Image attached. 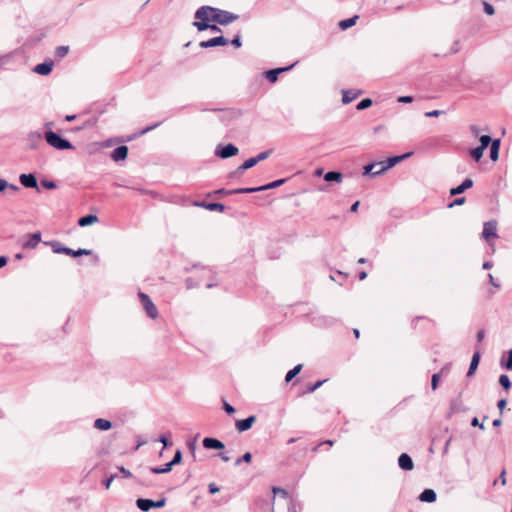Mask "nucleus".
I'll return each instance as SVG.
<instances>
[{"mask_svg":"<svg viewBox=\"0 0 512 512\" xmlns=\"http://www.w3.org/2000/svg\"><path fill=\"white\" fill-rule=\"evenodd\" d=\"M195 18L197 20L214 22L219 25H228L237 20L238 15L211 6H201L196 11Z\"/></svg>","mask_w":512,"mask_h":512,"instance_id":"1","label":"nucleus"},{"mask_svg":"<svg viewBox=\"0 0 512 512\" xmlns=\"http://www.w3.org/2000/svg\"><path fill=\"white\" fill-rule=\"evenodd\" d=\"M273 493L278 499L274 502V509L278 512H296L293 500L287 490L279 487L273 488Z\"/></svg>","mask_w":512,"mask_h":512,"instance_id":"2","label":"nucleus"},{"mask_svg":"<svg viewBox=\"0 0 512 512\" xmlns=\"http://www.w3.org/2000/svg\"><path fill=\"white\" fill-rule=\"evenodd\" d=\"M52 125H53V122L45 123V127L48 128V130H46L44 132V138L50 146H52L58 150H64V137L53 132L51 130Z\"/></svg>","mask_w":512,"mask_h":512,"instance_id":"3","label":"nucleus"},{"mask_svg":"<svg viewBox=\"0 0 512 512\" xmlns=\"http://www.w3.org/2000/svg\"><path fill=\"white\" fill-rule=\"evenodd\" d=\"M285 181H286V179H278V180H275L273 182H270L266 185H262L259 187L233 189V191H231L230 193H249L250 194V193H254V192H258V191H264V190L279 187L282 184H284Z\"/></svg>","mask_w":512,"mask_h":512,"instance_id":"4","label":"nucleus"},{"mask_svg":"<svg viewBox=\"0 0 512 512\" xmlns=\"http://www.w3.org/2000/svg\"><path fill=\"white\" fill-rule=\"evenodd\" d=\"M138 297L140 299V302H141L143 309L145 310L147 316L152 319L157 318L158 310H157L156 306L154 305V303L152 302L151 298L143 292H139Z\"/></svg>","mask_w":512,"mask_h":512,"instance_id":"5","label":"nucleus"},{"mask_svg":"<svg viewBox=\"0 0 512 512\" xmlns=\"http://www.w3.org/2000/svg\"><path fill=\"white\" fill-rule=\"evenodd\" d=\"M166 503V499L165 498H162L160 500H157V501H153V500H150V499H143V498H139L136 500V506L141 510V511H149L151 508H161L165 505Z\"/></svg>","mask_w":512,"mask_h":512,"instance_id":"6","label":"nucleus"},{"mask_svg":"<svg viewBox=\"0 0 512 512\" xmlns=\"http://www.w3.org/2000/svg\"><path fill=\"white\" fill-rule=\"evenodd\" d=\"M237 153H238V148L235 145L230 144V143L223 147L217 146L216 151H215V154L222 159L230 158L232 156L237 155Z\"/></svg>","mask_w":512,"mask_h":512,"instance_id":"7","label":"nucleus"},{"mask_svg":"<svg viewBox=\"0 0 512 512\" xmlns=\"http://www.w3.org/2000/svg\"><path fill=\"white\" fill-rule=\"evenodd\" d=\"M482 237L489 241L490 239L497 238V222L496 221H488L484 223Z\"/></svg>","mask_w":512,"mask_h":512,"instance_id":"8","label":"nucleus"},{"mask_svg":"<svg viewBox=\"0 0 512 512\" xmlns=\"http://www.w3.org/2000/svg\"><path fill=\"white\" fill-rule=\"evenodd\" d=\"M229 43L228 39H226L224 36H218L211 38L206 41L200 42L199 46L201 48H211L215 46H221V45H227Z\"/></svg>","mask_w":512,"mask_h":512,"instance_id":"9","label":"nucleus"},{"mask_svg":"<svg viewBox=\"0 0 512 512\" xmlns=\"http://www.w3.org/2000/svg\"><path fill=\"white\" fill-rule=\"evenodd\" d=\"M294 66H295V64H292L290 66L283 67V68L271 69V70L266 71L264 74H265L266 79L270 83H275L277 81V79H278L279 74H281L283 72H286V71H289Z\"/></svg>","mask_w":512,"mask_h":512,"instance_id":"10","label":"nucleus"},{"mask_svg":"<svg viewBox=\"0 0 512 512\" xmlns=\"http://www.w3.org/2000/svg\"><path fill=\"white\" fill-rule=\"evenodd\" d=\"M54 66V62L52 60H46L43 63L37 64L33 68V72L39 75L46 76L51 73Z\"/></svg>","mask_w":512,"mask_h":512,"instance_id":"11","label":"nucleus"},{"mask_svg":"<svg viewBox=\"0 0 512 512\" xmlns=\"http://www.w3.org/2000/svg\"><path fill=\"white\" fill-rule=\"evenodd\" d=\"M19 179L24 187L38 189V182L34 174H21Z\"/></svg>","mask_w":512,"mask_h":512,"instance_id":"12","label":"nucleus"},{"mask_svg":"<svg viewBox=\"0 0 512 512\" xmlns=\"http://www.w3.org/2000/svg\"><path fill=\"white\" fill-rule=\"evenodd\" d=\"M255 421H256V417L254 415H251V416L247 417L246 419L236 421L235 426L239 432H244V431L249 430L252 427V425L255 423Z\"/></svg>","mask_w":512,"mask_h":512,"instance_id":"13","label":"nucleus"},{"mask_svg":"<svg viewBox=\"0 0 512 512\" xmlns=\"http://www.w3.org/2000/svg\"><path fill=\"white\" fill-rule=\"evenodd\" d=\"M409 155H410V153H407V154H404V155H401V156H394V157L388 158L386 161L381 162V171L385 172L386 170L392 168L398 162H400L401 160L405 159Z\"/></svg>","mask_w":512,"mask_h":512,"instance_id":"14","label":"nucleus"},{"mask_svg":"<svg viewBox=\"0 0 512 512\" xmlns=\"http://www.w3.org/2000/svg\"><path fill=\"white\" fill-rule=\"evenodd\" d=\"M128 156V147L125 145L118 146L115 148L111 154V158L115 162L123 161Z\"/></svg>","mask_w":512,"mask_h":512,"instance_id":"15","label":"nucleus"},{"mask_svg":"<svg viewBox=\"0 0 512 512\" xmlns=\"http://www.w3.org/2000/svg\"><path fill=\"white\" fill-rule=\"evenodd\" d=\"M40 241L41 233L35 232L28 235V239L22 244V246L24 249H33L40 243Z\"/></svg>","mask_w":512,"mask_h":512,"instance_id":"16","label":"nucleus"},{"mask_svg":"<svg viewBox=\"0 0 512 512\" xmlns=\"http://www.w3.org/2000/svg\"><path fill=\"white\" fill-rule=\"evenodd\" d=\"M203 446L206 449H216L221 450L224 449L225 445L223 442L216 438L206 437L203 439Z\"/></svg>","mask_w":512,"mask_h":512,"instance_id":"17","label":"nucleus"},{"mask_svg":"<svg viewBox=\"0 0 512 512\" xmlns=\"http://www.w3.org/2000/svg\"><path fill=\"white\" fill-rule=\"evenodd\" d=\"M398 465L401 469L406 470V471H410L414 467L412 458L406 453H402L399 456Z\"/></svg>","mask_w":512,"mask_h":512,"instance_id":"18","label":"nucleus"},{"mask_svg":"<svg viewBox=\"0 0 512 512\" xmlns=\"http://www.w3.org/2000/svg\"><path fill=\"white\" fill-rule=\"evenodd\" d=\"M384 173V171H381V162L379 163H371L366 166H364L363 175H371L376 176Z\"/></svg>","mask_w":512,"mask_h":512,"instance_id":"19","label":"nucleus"},{"mask_svg":"<svg viewBox=\"0 0 512 512\" xmlns=\"http://www.w3.org/2000/svg\"><path fill=\"white\" fill-rule=\"evenodd\" d=\"M472 186H473V180L470 178H466L461 185L450 189V195L455 196V195L461 194L465 190L471 188Z\"/></svg>","mask_w":512,"mask_h":512,"instance_id":"20","label":"nucleus"},{"mask_svg":"<svg viewBox=\"0 0 512 512\" xmlns=\"http://www.w3.org/2000/svg\"><path fill=\"white\" fill-rule=\"evenodd\" d=\"M193 25L197 28L198 31L211 30L213 32H220V28L215 24H209L208 21H195Z\"/></svg>","mask_w":512,"mask_h":512,"instance_id":"21","label":"nucleus"},{"mask_svg":"<svg viewBox=\"0 0 512 512\" xmlns=\"http://www.w3.org/2000/svg\"><path fill=\"white\" fill-rule=\"evenodd\" d=\"M196 206L204 207L210 211H220L223 212L225 210V206L222 203H205V202H195Z\"/></svg>","mask_w":512,"mask_h":512,"instance_id":"22","label":"nucleus"},{"mask_svg":"<svg viewBox=\"0 0 512 512\" xmlns=\"http://www.w3.org/2000/svg\"><path fill=\"white\" fill-rule=\"evenodd\" d=\"M436 492L432 489H425L419 496V500L422 502L432 503L436 501Z\"/></svg>","mask_w":512,"mask_h":512,"instance_id":"23","label":"nucleus"},{"mask_svg":"<svg viewBox=\"0 0 512 512\" xmlns=\"http://www.w3.org/2000/svg\"><path fill=\"white\" fill-rule=\"evenodd\" d=\"M94 428L100 431H107L111 429L112 422L103 418H98L94 421Z\"/></svg>","mask_w":512,"mask_h":512,"instance_id":"24","label":"nucleus"},{"mask_svg":"<svg viewBox=\"0 0 512 512\" xmlns=\"http://www.w3.org/2000/svg\"><path fill=\"white\" fill-rule=\"evenodd\" d=\"M479 361H480V352L475 351V353L472 356L471 363H470V366H469V369L467 372L468 377L472 376L475 373V371L479 365Z\"/></svg>","mask_w":512,"mask_h":512,"instance_id":"25","label":"nucleus"},{"mask_svg":"<svg viewBox=\"0 0 512 512\" xmlns=\"http://www.w3.org/2000/svg\"><path fill=\"white\" fill-rule=\"evenodd\" d=\"M42 139V133L38 131L30 132L28 134V142L31 149L37 148V143H39Z\"/></svg>","mask_w":512,"mask_h":512,"instance_id":"26","label":"nucleus"},{"mask_svg":"<svg viewBox=\"0 0 512 512\" xmlns=\"http://www.w3.org/2000/svg\"><path fill=\"white\" fill-rule=\"evenodd\" d=\"M500 139H494L490 144V158L497 161L499 158Z\"/></svg>","mask_w":512,"mask_h":512,"instance_id":"27","label":"nucleus"},{"mask_svg":"<svg viewBox=\"0 0 512 512\" xmlns=\"http://www.w3.org/2000/svg\"><path fill=\"white\" fill-rule=\"evenodd\" d=\"M343 179V175L337 171H329L324 175V180L327 182H338L340 183Z\"/></svg>","mask_w":512,"mask_h":512,"instance_id":"28","label":"nucleus"},{"mask_svg":"<svg viewBox=\"0 0 512 512\" xmlns=\"http://www.w3.org/2000/svg\"><path fill=\"white\" fill-rule=\"evenodd\" d=\"M97 221H98V217L96 215L88 214V215H85V216L79 218L78 224L81 227H85V226L91 225Z\"/></svg>","mask_w":512,"mask_h":512,"instance_id":"29","label":"nucleus"},{"mask_svg":"<svg viewBox=\"0 0 512 512\" xmlns=\"http://www.w3.org/2000/svg\"><path fill=\"white\" fill-rule=\"evenodd\" d=\"M359 94L360 92H356L354 90H345L343 91L342 102L344 104H348L356 99Z\"/></svg>","mask_w":512,"mask_h":512,"instance_id":"30","label":"nucleus"},{"mask_svg":"<svg viewBox=\"0 0 512 512\" xmlns=\"http://www.w3.org/2000/svg\"><path fill=\"white\" fill-rule=\"evenodd\" d=\"M92 253H93L92 250H87V249L73 250L71 248L66 247V255H70L73 257L82 256V255H92Z\"/></svg>","mask_w":512,"mask_h":512,"instance_id":"31","label":"nucleus"},{"mask_svg":"<svg viewBox=\"0 0 512 512\" xmlns=\"http://www.w3.org/2000/svg\"><path fill=\"white\" fill-rule=\"evenodd\" d=\"M46 245H49L54 253L64 254V244L58 241H50L45 242Z\"/></svg>","mask_w":512,"mask_h":512,"instance_id":"32","label":"nucleus"},{"mask_svg":"<svg viewBox=\"0 0 512 512\" xmlns=\"http://www.w3.org/2000/svg\"><path fill=\"white\" fill-rule=\"evenodd\" d=\"M357 19H358V16H353L351 18L342 20V21L339 22V27L342 30H346V29L354 26L356 24Z\"/></svg>","mask_w":512,"mask_h":512,"instance_id":"33","label":"nucleus"},{"mask_svg":"<svg viewBox=\"0 0 512 512\" xmlns=\"http://www.w3.org/2000/svg\"><path fill=\"white\" fill-rule=\"evenodd\" d=\"M301 369H302L301 364L296 365L293 369L288 371V373L286 374V377H285V381L290 382L297 374L300 373Z\"/></svg>","mask_w":512,"mask_h":512,"instance_id":"34","label":"nucleus"},{"mask_svg":"<svg viewBox=\"0 0 512 512\" xmlns=\"http://www.w3.org/2000/svg\"><path fill=\"white\" fill-rule=\"evenodd\" d=\"M150 470L154 474L168 473L172 470V464L166 463L163 467H152Z\"/></svg>","mask_w":512,"mask_h":512,"instance_id":"35","label":"nucleus"},{"mask_svg":"<svg viewBox=\"0 0 512 512\" xmlns=\"http://www.w3.org/2000/svg\"><path fill=\"white\" fill-rule=\"evenodd\" d=\"M499 384L505 389L508 390L511 388L512 384L509 377L506 374H502L499 377Z\"/></svg>","mask_w":512,"mask_h":512,"instance_id":"36","label":"nucleus"},{"mask_svg":"<svg viewBox=\"0 0 512 512\" xmlns=\"http://www.w3.org/2000/svg\"><path fill=\"white\" fill-rule=\"evenodd\" d=\"M483 152H484V149L478 146L470 151V156L475 161H479L483 156Z\"/></svg>","mask_w":512,"mask_h":512,"instance_id":"37","label":"nucleus"},{"mask_svg":"<svg viewBox=\"0 0 512 512\" xmlns=\"http://www.w3.org/2000/svg\"><path fill=\"white\" fill-rule=\"evenodd\" d=\"M372 105V100L370 98H364L357 104V110H364L369 108Z\"/></svg>","mask_w":512,"mask_h":512,"instance_id":"38","label":"nucleus"},{"mask_svg":"<svg viewBox=\"0 0 512 512\" xmlns=\"http://www.w3.org/2000/svg\"><path fill=\"white\" fill-rule=\"evenodd\" d=\"M492 139L489 135H482L480 137V146L484 150L492 143Z\"/></svg>","mask_w":512,"mask_h":512,"instance_id":"39","label":"nucleus"},{"mask_svg":"<svg viewBox=\"0 0 512 512\" xmlns=\"http://www.w3.org/2000/svg\"><path fill=\"white\" fill-rule=\"evenodd\" d=\"M181 461H182V452L180 449H178V450H176L173 459L168 463L172 464V467H173L174 465L180 464Z\"/></svg>","mask_w":512,"mask_h":512,"instance_id":"40","label":"nucleus"},{"mask_svg":"<svg viewBox=\"0 0 512 512\" xmlns=\"http://www.w3.org/2000/svg\"><path fill=\"white\" fill-rule=\"evenodd\" d=\"M460 406H461L460 400H458V399L453 400L450 404L451 414L459 412L461 410Z\"/></svg>","mask_w":512,"mask_h":512,"instance_id":"41","label":"nucleus"},{"mask_svg":"<svg viewBox=\"0 0 512 512\" xmlns=\"http://www.w3.org/2000/svg\"><path fill=\"white\" fill-rule=\"evenodd\" d=\"M483 9L487 15H493L495 13L494 7L486 1L483 2Z\"/></svg>","mask_w":512,"mask_h":512,"instance_id":"42","label":"nucleus"},{"mask_svg":"<svg viewBox=\"0 0 512 512\" xmlns=\"http://www.w3.org/2000/svg\"><path fill=\"white\" fill-rule=\"evenodd\" d=\"M439 379H440V373H435L432 375V379H431V388L432 390H436L437 387H438V383H439Z\"/></svg>","mask_w":512,"mask_h":512,"instance_id":"43","label":"nucleus"},{"mask_svg":"<svg viewBox=\"0 0 512 512\" xmlns=\"http://www.w3.org/2000/svg\"><path fill=\"white\" fill-rule=\"evenodd\" d=\"M270 152V150H267L259 153L257 156L254 157L256 162L259 163L260 161L267 159L270 155Z\"/></svg>","mask_w":512,"mask_h":512,"instance_id":"44","label":"nucleus"},{"mask_svg":"<svg viewBox=\"0 0 512 512\" xmlns=\"http://www.w3.org/2000/svg\"><path fill=\"white\" fill-rule=\"evenodd\" d=\"M325 382H326V380L317 381L316 383H314L313 385H311L307 388V392H314L316 389L321 387L323 385V383H325Z\"/></svg>","mask_w":512,"mask_h":512,"instance_id":"45","label":"nucleus"},{"mask_svg":"<svg viewBox=\"0 0 512 512\" xmlns=\"http://www.w3.org/2000/svg\"><path fill=\"white\" fill-rule=\"evenodd\" d=\"M243 164H244V166H245L247 169H250V168L254 167V166L257 164V162H256V160H255V158H254V157H251V158H249V159L245 160V161L243 162Z\"/></svg>","mask_w":512,"mask_h":512,"instance_id":"46","label":"nucleus"},{"mask_svg":"<svg viewBox=\"0 0 512 512\" xmlns=\"http://www.w3.org/2000/svg\"><path fill=\"white\" fill-rule=\"evenodd\" d=\"M41 184L46 189H54L56 187L55 182L54 181H50V180H43V181H41Z\"/></svg>","mask_w":512,"mask_h":512,"instance_id":"47","label":"nucleus"},{"mask_svg":"<svg viewBox=\"0 0 512 512\" xmlns=\"http://www.w3.org/2000/svg\"><path fill=\"white\" fill-rule=\"evenodd\" d=\"M247 168L244 166V164L240 165L235 171L230 173V177H234L236 175H241Z\"/></svg>","mask_w":512,"mask_h":512,"instance_id":"48","label":"nucleus"},{"mask_svg":"<svg viewBox=\"0 0 512 512\" xmlns=\"http://www.w3.org/2000/svg\"><path fill=\"white\" fill-rule=\"evenodd\" d=\"M117 477V475H111L109 478L103 480L102 484L104 485V487L106 489H109L110 486H111V483L113 482V480Z\"/></svg>","mask_w":512,"mask_h":512,"instance_id":"49","label":"nucleus"},{"mask_svg":"<svg viewBox=\"0 0 512 512\" xmlns=\"http://www.w3.org/2000/svg\"><path fill=\"white\" fill-rule=\"evenodd\" d=\"M118 469L124 478H131L133 476L132 473L123 466L119 467Z\"/></svg>","mask_w":512,"mask_h":512,"instance_id":"50","label":"nucleus"},{"mask_svg":"<svg viewBox=\"0 0 512 512\" xmlns=\"http://www.w3.org/2000/svg\"><path fill=\"white\" fill-rule=\"evenodd\" d=\"M223 408L227 414H233L235 412V408L227 402H224Z\"/></svg>","mask_w":512,"mask_h":512,"instance_id":"51","label":"nucleus"},{"mask_svg":"<svg viewBox=\"0 0 512 512\" xmlns=\"http://www.w3.org/2000/svg\"><path fill=\"white\" fill-rule=\"evenodd\" d=\"M397 101L399 103H411L413 101L412 96H400Z\"/></svg>","mask_w":512,"mask_h":512,"instance_id":"52","label":"nucleus"},{"mask_svg":"<svg viewBox=\"0 0 512 512\" xmlns=\"http://www.w3.org/2000/svg\"><path fill=\"white\" fill-rule=\"evenodd\" d=\"M231 44L236 47V48H239L241 47L242 45V42H241V37L239 35H237L232 41H231Z\"/></svg>","mask_w":512,"mask_h":512,"instance_id":"53","label":"nucleus"},{"mask_svg":"<svg viewBox=\"0 0 512 512\" xmlns=\"http://www.w3.org/2000/svg\"><path fill=\"white\" fill-rule=\"evenodd\" d=\"M443 112L440 111V110H433V111H430V112H426L425 113V116L426 117H438L439 115H441Z\"/></svg>","mask_w":512,"mask_h":512,"instance_id":"54","label":"nucleus"},{"mask_svg":"<svg viewBox=\"0 0 512 512\" xmlns=\"http://www.w3.org/2000/svg\"><path fill=\"white\" fill-rule=\"evenodd\" d=\"M471 425H472L473 427L478 426L481 430H484V429H485L484 424H480V423H479V420H478V418H477V417H474V418L472 419V421H471Z\"/></svg>","mask_w":512,"mask_h":512,"instance_id":"55","label":"nucleus"},{"mask_svg":"<svg viewBox=\"0 0 512 512\" xmlns=\"http://www.w3.org/2000/svg\"><path fill=\"white\" fill-rule=\"evenodd\" d=\"M208 489L211 494L219 492V487L215 483H210Z\"/></svg>","mask_w":512,"mask_h":512,"instance_id":"56","label":"nucleus"},{"mask_svg":"<svg viewBox=\"0 0 512 512\" xmlns=\"http://www.w3.org/2000/svg\"><path fill=\"white\" fill-rule=\"evenodd\" d=\"M465 200V197L457 198L449 205V207H453L455 205H462L465 202Z\"/></svg>","mask_w":512,"mask_h":512,"instance_id":"57","label":"nucleus"},{"mask_svg":"<svg viewBox=\"0 0 512 512\" xmlns=\"http://www.w3.org/2000/svg\"><path fill=\"white\" fill-rule=\"evenodd\" d=\"M8 186L9 183L6 180L0 178V192L5 191L8 188Z\"/></svg>","mask_w":512,"mask_h":512,"instance_id":"58","label":"nucleus"},{"mask_svg":"<svg viewBox=\"0 0 512 512\" xmlns=\"http://www.w3.org/2000/svg\"><path fill=\"white\" fill-rule=\"evenodd\" d=\"M158 126H159V123H156V124H154V125H152V126H148V127L144 128V129L140 132V135H144V134H146L147 132H149V131L153 130L154 128H156V127H158Z\"/></svg>","mask_w":512,"mask_h":512,"instance_id":"59","label":"nucleus"},{"mask_svg":"<svg viewBox=\"0 0 512 512\" xmlns=\"http://www.w3.org/2000/svg\"><path fill=\"white\" fill-rule=\"evenodd\" d=\"M505 367L508 370H512V349L509 351V359H508Z\"/></svg>","mask_w":512,"mask_h":512,"instance_id":"60","label":"nucleus"},{"mask_svg":"<svg viewBox=\"0 0 512 512\" xmlns=\"http://www.w3.org/2000/svg\"><path fill=\"white\" fill-rule=\"evenodd\" d=\"M9 61L8 55H2L0 56V68L3 67L5 64H7Z\"/></svg>","mask_w":512,"mask_h":512,"instance_id":"61","label":"nucleus"},{"mask_svg":"<svg viewBox=\"0 0 512 512\" xmlns=\"http://www.w3.org/2000/svg\"><path fill=\"white\" fill-rule=\"evenodd\" d=\"M243 462L250 463L252 459V455L250 452H246L242 457Z\"/></svg>","mask_w":512,"mask_h":512,"instance_id":"62","label":"nucleus"},{"mask_svg":"<svg viewBox=\"0 0 512 512\" xmlns=\"http://www.w3.org/2000/svg\"><path fill=\"white\" fill-rule=\"evenodd\" d=\"M506 404H507L506 399H501L498 401L497 407L499 408L500 411H502L504 409V407L506 406Z\"/></svg>","mask_w":512,"mask_h":512,"instance_id":"63","label":"nucleus"},{"mask_svg":"<svg viewBox=\"0 0 512 512\" xmlns=\"http://www.w3.org/2000/svg\"><path fill=\"white\" fill-rule=\"evenodd\" d=\"M159 442L163 443L164 447L168 446V438L164 435H161L158 439Z\"/></svg>","mask_w":512,"mask_h":512,"instance_id":"64","label":"nucleus"}]
</instances>
